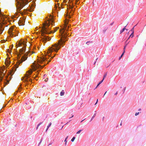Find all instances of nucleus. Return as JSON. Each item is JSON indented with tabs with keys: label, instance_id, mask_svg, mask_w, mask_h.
Instances as JSON below:
<instances>
[{
	"label": "nucleus",
	"instance_id": "obj_1",
	"mask_svg": "<svg viewBox=\"0 0 146 146\" xmlns=\"http://www.w3.org/2000/svg\"><path fill=\"white\" fill-rule=\"evenodd\" d=\"M74 10L73 7H71L68 10V13L66 16V18L64 21V25L62 27L61 26V29L59 30V36L60 39L58 40V42H56L52 45L47 52V55L46 56H42L38 60V62L36 63H33L31 66L32 69H30L27 71L25 76L21 78V80L25 82L27 85L30 84L32 82V79L30 78L33 73V71H35L38 69L32 77L36 80L37 77H38L40 69L43 68L44 66L50 62L55 56L56 54H52L53 52H57L60 48L61 46L63 47L66 41L68 40L67 37L68 36L67 32L68 29L70 26L68 23L71 21V20L68 19H70L72 15Z\"/></svg>",
	"mask_w": 146,
	"mask_h": 146
},
{
	"label": "nucleus",
	"instance_id": "obj_2",
	"mask_svg": "<svg viewBox=\"0 0 146 146\" xmlns=\"http://www.w3.org/2000/svg\"><path fill=\"white\" fill-rule=\"evenodd\" d=\"M20 44L21 46L23 45V46L20 49L19 52H18L16 49L15 50L16 52L17 56V60L16 62V64L15 65L14 67L12 68V69L11 71V76H10L9 77V76L7 77L6 76L4 77H3V76H2V74L0 75V84L2 85V83L1 84V83L2 82L4 86L9 83V81L12 78V75L14 73L15 71H16L17 68L19 67V66L22 64L23 61H24L27 59L29 54L31 52L30 51L27 52L24 55H23L21 58H20L21 55L23 54L25 51V47L27 44L26 42L25 41L21 42V43H20Z\"/></svg>",
	"mask_w": 146,
	"mask_h": 146
},
{
	"label": "nucleus",
	"instance_id": "obj_3",
	"mask_svg": "<svg viewBox=\"0 0 146 146\" xmlns=\"http://www.w3.org/2000/svg\"><path fill=\"white\" fill-rule=\"evenodd\" d=\"M50 15V18H48L47 17V19L43 23V26L40 30H39L38 32H36L37 35L40 34L42 36L41 37V41L43 43V45L44 44L47 40H49L50 39V38L48 36H45L44 35L54 33L59 28V27H57L54 29V31L50 30L51 28L53 25V24L54 23V22L53 17H52L51 15Z\"/></svg>",
	"mask_w": 146,
	"mask_h": 146
},
{
	"label": "nucleus",
	"instance_id": "obj_4",
	"mask_svg": "<svg viewBox=\"0 0 146 146\" xmlns=\"http://www.w3.org/2000/svg\"><path fill=\"white\" fill-rule=\"evenodd\" d=\"M17 5L16 8L17 12L15 13V17L17 18L19 13H20L22 15L26 14L27 13V9L23 10V11H21L22 8L26 5L29 2L28 0H16Z\"/></svg>",
	"mask_w": 146,
	"mask_h": 146
},
{
	"label": "nucleus",
	"instance_id": "obj_5",
	"mask_svg": "<svg viewBox=\"0 0 146 146\" xmlns=\"http://www.w3.org/2000/svg\"><path fill=\"white\" fill-rule=\"evenodd\" d=\"M9 34L10 36L11 37H13L18 35V32L16 30L15 27L11 26L9 29Z\"/></svg>",
	"mask_w": 146,
	"mask_h": 146
},
{
	"label": "nucleus",
	"instance_id": "obj_6",
	"mask_svg": "<svg viewBox=\"0 0 146 146\" xmlns=\"http://www.w3.org/2000/svg\"><path fill=\"white\" fill-rule=\"evenodd\" d=\"M5 18H6V16L0 11V34H1L3 31L1 23H4L3 22Z\"/></svg>",
	"mask_w": 146,
	"mask_h": 146
},
{
	"label": "nucleus",
	"instance_id": "obj_7",
	"mask_svg": "<svg viewBox=\"0 0 146 146\" xmlns=\"http://www.w3.org/2000/svg\"><path fill=\"white\" fill-rule=\"evenodd\" d=\"M25 22V19H22L19 21L18 24L20 26L23 25H24Z\"/></svg>",
	"mask_w": 146,
	"mask_h": 146
},
{
	"label": "nucleus",
	"instance_id": "obj_8",
	"mask_svg": "<svg viewBox=\"0 0 146 146\" xmlns=\"http://www.w3.org/2000/svg\"><path fill=\"white\" fill-rule=\"evenodd\" d=\"M5 63L7 66V68L10 64L11 61L9 60L6 59L5 62Z\"/></svg>",
	"mask_w": 146,
	"mask_h": 146
},
{
	"label": "nucleus",
	"instance_id": "obj_9",
	"mask_svg": "<svg viewBox=\"0 0 146 146\" xmlns=\"http://www.w3.org/2000/svg\"><path fill=\"white\" fill-rule=\"evenodd\" d=\"M31 5H32V6H31V9L32 10H31L30 11H33V9L34 8H35V6H36L35 3V2H33V1L32 2V3Z\"/></svg>",
	"mask_w": 146,
	"mask_h": 146
},
{
	"label": "nucleus",
	"instance_id": "obj_10",
	"mask_svg": "<svg viewBox=\"0 0 146 146\" xmlns=\"http://www.w3.org/2000/svg\"><path fill=\"white\" fill-rule=\"evenodd\" d=\"M95 113H94L93 116L92 117L90 122L91 121L93 120V118L95 117L96 116V111H95Z\"/></svg>",
	"mask_w": 146,
	"mask_h": 146
},
{
	"label": "nucleus",
	"instance_id": "obj_11",
	"mask_svg": "<svg viewBox=\"0 0 146 146\" xmlns=\"http://www.w3.org/2000/svg\"><path fill=\"white\" fill-rule=\"evenodd\" d=\"M22 84H21L20 85V86L18 88L17 92H20L21 90L22 89Z\"/></svg>",
	"mask_w": 146,
	"mask_h": 146
},
{
	"label": "nucleus",
	"instance_id": "obj_12",
	"mask_svg": "<svg viewBox=\"0 0 146 146\" xmlns=\"http://www.w3.org/2000/svg\"><path fill=\"white\" fill-rule=\"evenodd\" d=\"M127 25V24L125 26L123 29H122L120 31V33H122L125 31V29H126L127 30V29H126V28H125V27H126V26Z\"/></svg>",
	"mask_w": 146,
	"mask_h": 146
},
{
	"label": "nucleus",
	"instance_id": "obj_13",
	"mask_svg": "<svg viewBox=\"0 0 146 146\" xmlns=\"http://www.w3.org/2000/svg\"><path fill=\"white\" fill-rule=\"evenodd\" d=\"M64 94V91H63V90L60 93V96H63Z\"/></svg>",
	"mask_w": 146,
	"mask_h": 146
},
{
	"label": "nucleus",
	"instance_id": "obj_14",
	"mask_svg": "<svg viewBox=\"0 0 146 146\" xmlns=\"http://www.w3.org/2000/svg\"><path fill=\"white\" fill-rule=\"evenodd\" d=\"M124 51H123V52L122 54L121 55V56L119 57V60H120L121 59V58L123 56L124 54Z\"/></svg>",
	"mask_w": 146,
	"mask_h": 146
},
{
	"label": "nucleus",
	"instance_id": "obj_15",
	"mask_svg": "<svg viewBox=\"0 0 146 146\" xmlns=\"http://www.w3.org/2000/svg\"><path fill=\"white\" fill-rule=\"evenodd\" d=\"M107 73H105L104 74L103 76V80H104V78H105L106 77V76H107Z\"/></svg>",
	"mask_w": 146,
	"mask_h": 146
},
{
	"label": "nucleus",
	"instance_id": "obj_16",
	"mask_svg": "<svg viewBox=\"0 0 146 146\" xmlns=\"http://www.w3.org/2000/svg\"><path fill=\"white\" fill-rule=\"evenodd\" d=\"M133 32H132V33H131V35H130V36L128 38V39H129V38L130 37H131V38H132L133 36Z\"/></svg>",
	"mask_w": 146,
	"mask_h": 146
},
{
	"label": "nucleus",
	"instance_id": "obj_17",
	"mask_svg": "<svg viewBox=\"0 0 146 146\" xmlns=\"http://www.w3.org/2000/svg\"><path fill=\"white\" fill-rule=\"evenodd\" d=\"M136 25H135V26H134L133 28L131 29L130 31V32L131 31V32H133V33H134V27H135V26Z\"/></svg>",
	"mask_w": 146,
	"mask_h": 146
},
{
	"label": "nucleus",
	"instance_id": "obj_18",
	"mask_svg": "<svg viewBox=\"0 0 146 146\" xmlns=\"http://www.w3.org/2000/svg\"><path fill=\"white\" fill-rule=\"evenodd\" d=\"M75 139V137H73V138L71 139V141L72 142H73L74 141Z\"/></svg>",
	"mask_w": 146,
	"mask_h": 146
},
{
	"label": "nucleus",
	"instance_id": "obj_19",
	"mask_svg": "<svg viewBox=\"0 0 146 146\" xmlns=\"http://www.w3.org/2000/svg\"><path fill=\"white\" fill-rule=\"evenodd\" d=\"M82 130H79L77 132H76V134H79V133H80L81 132Z\"/></svg>",
	"mask_w": 146,
	"mask_h": 146
},
{
	"label": "nucleus",
	"instance_id": "obj_20",
	"mask_svg": "<svg viewBox=\"0 0 146 146\" xmlns=\"http://www.w3.org/2000/svg\"><path fill=\"white\" fill-rule=\"evenodd\" d=\"M52 124V123L51 122L47 126V127L48 128H49V127Z\"/></svg>",
	"mask_w": 146,
	"mask_h": 146
},
{
	"label": "nucleus",
	"instance_id": "obj_21",
	"mask_svg": "<svg viewBox=\"0 0 146 146\" xmlns=\"http://www.w3.org/2000/svg\"><path fill=\"white\" fill-rule=\"evenodd\" d=\"M104 80H103V79L100 82H99V84H101L103 81Z\"/></svg>",
	"mask_w": 146,
	"mask_h": 146
},
{
	"label": "nucleus",
	"instance_id": "obj_22",
	"mask_svg": "<svg viewBox=\"0 0 146 146\" xmlns=\"http://www.w3.org/2000/svg\"><path fill=\"white\" fill-rule=\"evenodd\" d=\"M139 114V112H136L135 114V116H137V115H138Z\"/></svg>",
	"mask_w": 146,
	"mask_h": 146
},
{
	"label": "nucleus",
	"instance_id": "obj_23",
	"mask_svg": "<svg viewBox=\"0 0 146 146\" xmlns=\"http://www.w3.org/2000/svg\"><path fill=\"white\" fill-rule=\"evenodd\" d=\"M127 44L124 47V48H123V50H124V51H124V52H125V47H126V46L127 45Z\"/></svg>",
	"mask_w": 146,
	"mask_h": 146
},
{
	"label": "nucleus",
	"instance_id": "obj_24",
	"mask_svg": "<svg viewBox=\"0 0 146 146\" xmlns=\"http://www.w3.org/2000/svg\"><path fill=\"white\" fill-rule=\"evenodd\" d=\"M100 84L98 83L94 89H96Z\"/></svg>",
	"mask_w": 146,
	"mask_h": 146
},
{
	"label": "nucleus",
	"instance_id": "obj_25",
	"mask_svg": "<svg viewBox=\"0 0 146 146\" xmlns=\"http://www.w3.org/2000/svg\"><path fill=\"white\" fill-rule=\"evenodd\" d=\"M91 42L90 41H88L86 43V44L88 45V43H89V42Z\"/></svg>",
	"mask_w": 146,
	"mask_h": 146
},
{
	"label": "nucleus",
	"instance_id": "obj_26",
	"mask_svg": "<svg viewBox=\"0 0 146 146\" xmlns=\"http://www.w3.org/2000/svg\"><path fill=\"white\" fill-rule=\"evenodd\" d=\"M98 58H96V61L94 63V64H95L96 63V61L97 60H98Z\"/></svg>",
	"mask_w": 146,
	"mask_h": 146
},
{
	"label": "nucleus",
	"instance_id": "obj_27",
	"mask_svg": "<svg viewBox=\"0 0 146 146\" xmlns=\"http://www.w3.org/2000/svg\"><path fill=\"white\" fill-rule=\"evenodd\" d=\"M42 139L40 141V142L39 143L38 145H39L41 143V142H42Z\"/></svg>",
	"mask_w": 146,
	"mask_h": 146
},
{
	"label": "nucleus",
	"instance_id": "obj_28",
	"mask_svg": "<svg viewBox=\"0 0 146 146\" xmlns=\"http://www.w3.org/2000/svg\"><path fill=\"white\" fill-rule=\"evenodd\" d=\"M35 29H36V30L37 31V30L38 29V27H36L35 28Z\"/></svg>",
	"mask_w": 146,
	"mask_h": 146
},
{
	"label": "nucleus",
	"instance_id": "obj_29",
	"mask_svg": "<svg viewBox=\"0 0 146 146\" xmlns=\"http://www.w3.org/2000/svg\"><path fill=\"white\" fill-rule=\"evenodd\" d=\"M117 94V92L115 93V95H116Z\"/></svg>",
	"mask_w": 146,
	"mask_h": 146
},
{
	"label": "nucleus",
	"instance_id": "obj_30",
	"mask_svg": "<svg viewBox=\"0 0 146 146\" xmlns=\"http://www.w3.org/2000/svg\"><path fill=\"white\" fill-rule=\"evenodd\" d=\"M34 52H33L31 53V54H30L29 55V56L31 55L32 54H33V53H34Z\"/></svg>",
	"mask_w": 146,
	"mask_h": 146
},
{
	"label": "nucleus",
	"instance_id": "obj_31",
	"mask_svg": "<svg viewBox=\"0 0 146 146\" xmlns=\"http://www.w3.org/2000/svg\"><path fill=\"white\" fill-rule=\"evenodd\" d=\"M52 143H50L49 144V145H48V146H50V145H51Z\"/></svg>",
	"mask_w": 146,
	"mask_h": 146
},
{
	"label": "nucleus",
	"instance_id": "obj_32",
	"mask_svg": "<svg viewBox=\"0 0 146 146\" xmlns=\"http://www.w3.org/2000/svg\"><path fill=\"white\" fill-rule=\"evenodd\" d=\"M48 128L47 127V128L46 130V131H47L48 130Z\"/></svg>",
	"mask_w": 146,
	"mask_h": 146
},
{
	"label": "nucleus",
	"instance_id": "obj_33",
	"mask_svg": "<svg viewBox=\"0 0 146 146\" xmlns=\"http://www.w3.org/2000/svg\"><path fill=\"white\" fill-rule=\"evenodd\" d=\"M59 0H55V1L57 2H58Z\"/></svg>",
	"mask_w": 146,
	"mask_h": 146
},
{
	"label": "nucleus",
	"instance_id": "obj_34",
	"mask_svg": "<svg viewBox=\"0 0 146 146\" xmlns=\"http://www.w3.org/2000/svg\"><path fill=\"white\" fill-rule=\"evenodd\" d=\"M73 116H74V115H72V116H71V117H70L69 118V119H70V118H71L72 117H73Z\"/></svg>",
	"mask_w": 146,
	"mask_h": 146
},
{
	"label": "nucleus",
	"instance_id": "obj_35",
	"mask_svg": "<svg viewBox=\"0 0 146 146\" xmlns=\"http://www.w3.org/2000/svg\"><path fill=\"white\" fill-rule=\"evenodd\" d=\"M64 141L65 142H67V141H66V139H65Z\"/></svg>",
	"mask_w": 146,
	"mask_h": 146
},
{
	"label": "nucleus",
	"instance_id": "obj_36",
	"mask_svg": "<svg viewBox=\"0 0 146 146\" xmlns=\"http://www.w3.org/2000/svg\"><path fill=\"white\" fill-rule=\"evenodd\" d=\"M141 110V109H139V110H138V111H140Z\"/></svg>",
	"mask_w": 146,
	"mask_h": 146
},
{
	"label": "nucleus",
	"instance_id": "obj_37",
	"mask_svg": "<svg viewBox=\"0 0 146 146\" xmlns=\"http://www.w3.org/2000/svg\"><path fill=\"white\" fill-rule=\"evenodd\" d=\"M40 125V124H38L37 126H38V127H39Z\"/></svg>",
	"mask_w": 146,
	"mask_h": 146
},
{
	"label": "nucleus",
	"instance_id": "obj_38",
	"mask_svg": "<svg viewBox=\"0 0 146 146\" xmlns=\"http://www.w3.org/2000/svg\"><path fill=\"white\" fill-rule=\"evenodd\" d=\"M57 5H58V6H59V5H60V4H59V3H58Z\"/></svg>",
	"mask_w": 146,
	"mask_h": 146
},
{
	"label": "nucleus",
	"instance_id": "obj_39",
	"mask_svg": "<svg viewBox=\"0 0 146 146\" xmlns=\"http://www.w3.org/2000/svg\"><path fill=\"white\" fill-rule=\"evenodd\" d=\"M42 122H40L39 124H40V125L41 124H42Z\"/></svg>",
	"mask_w": 146,
	"mask_h": 146
},
{
	"label": "nucleus",
	"instance_id": "obj_40",
	"mask_svg": "<svg viewBox=\"0 0 146 146\" xmlns=\"http://www.w3.org/2000/svg\"><path fill=\"white\" fill-rule=\"evenodd\" d=\"M107 92V91H106L104 95V96L105 95V94H106V93Z\"/></svg>",
	"mask_w": 146,
	"mask_h": 146
},
{
	"label": "nucleus",
	"instance_id": "obj_41",
	"mask_svg": "<svg viewBox=\"0 0 146 146\" xmlns=\"http://www.w3.org/2000/svg\"><path fill=\"white\" fill-rule=\"evenodd\" d=\"M38 126H37V127H36V129H37L38 128Z\"/></svg>",
	"mask_w": 146,
	"mask_h": 146
},
{
	"label": "nucleus",
	"instance_id": "obj_42",
	"mask_svg": "<svg viewBox=\"0 0 146 146\" xmlns=\"http://www.w3.org/2000/svg\"><path fill=\"white\" fill-rule=\"evenodd\" d=\"M84 119H84V120H82V121H81V122H82V121H83Z\"/></svg>",
	"mask_w": 146,
	"mask_h": 146
},
{
	"label": "nucleus",
	"instance_id": "obj_43",
	"mask_svg": "<svg viewBox=\"0 0 146 146\" xmlns=\"http://www.w3.org/2000/svg\"><path fill=\"white\" fill-rule=\"evenodd\" d=\"M98 100L97 99V100L96 102H97L98 103Z\"/></svg>",
	"mask_w": 146,
	"mask_h": 146
},
{
	"label": "nucleus",
	"instance_id": "obj_44",
	"mask_svg": "<svg viewBox=\"0 0 146 146\" xmlns=\"http://www.w3.org/2000/svg\"><path fill=\"white\" fill-rule=\"evenodd\" d=\"M97 103V102H96L95 105H96Z\"/></svg>",
	"mask_w": 146,
	"mask_h": 146
},
{
	"label": "nucleus",
	"instance_id": "obj_45",
	"mask_svg": "<svg viewBox=\"0 0 146 146\" xmlns=\"http://www.w3.org/2000/svg\"><path fill=\"white\" fill-rule=\"evenodd\" d=\"M68 136L66 138V139L68 138Z\"/></svg>",
	"mask_w": 146,
	"mask_h": 146
},
{
	"label": "nucleus",
	"instance_id": "obj_46",
	"mask_svg": "<svg viewBox=\"0 0 146 146\" xmlns=\"http://www.w3.org/2000/svg\"><path fill=\"white\" fill-rule=\"evenodd\" d=\"M65 144L66 145V142H65Z\"/></svg>",
	"mask_w": 146,
	"mask_h": 146
},
{
	"label": "nucleus",
	"instance_id": "obj_47",
	"mask_svg": "<svg viewBox=\"0 0 146 146\" xmlns=\"http://www.w3.org/2000/svg\"><path fill=\"white\" fill-rule=\"evenodd\" d=\"M46 80H47V79H45V81H46Z\"/></svg>",
	"mask_w": 146,
	"mask_h": 146
},
{
	"label": "nucleus",
	"instance_id": "obj_48",
	"mask_svg": "<svg viewBox=\"0 0 146 146\" xmlns=\"http://www.w3.org/2000/svg\"><path fill=\"white\" fill-rule=\"evenodd\" d=\"M46 80H47V79H45V81H46Z\"/></svg>",
	"mask_w": 146,
	"mask_h": 146
},
{
	"label": "nucleus",
	"instance_id": "obj_49",
	"mask_svg": "<svg viewBox=\"0 0 146 146\" xmlns=\"http://www.w3.org/2000/svg\"><path fill=\"white\" fill-rule=\"evenodd\" d=\"M104 117H103V119H104Z\"/></svg>",
	"mask_w": 146,
	"mask_h": 146
},
{
	"label": "nucleus",
	"instance_id": "obj_50",
	"mask_svg": "<svg viewBox=\"0 0 146 146\" xmlns=\"http://www.w3.org/2000/svg\"><path fill=\"white\" fill-rule=\"evenodd\" d=\"M55 6H56V7H57V6H56V5H55Z\"/></svg>",
	"mask_w": 146,
	"mask_h": 146
},
{
	"label": "nucleus",
	"instance_id": "obj_51",
	"mask_svg": "<svg viewBox=\"0 0 146 146\" xmlns=\"http://www.w3.org/2000/svg\"><path fill=\"white\" fill-rule=\"evenodd\" d=\"M67 122L65 124H66L67 123H68V122Z\"/></svg>",
	"mask_w": 146,
	"mask_h": 146
},
{
	"label": "nucleus",
	"instance_id": "obj_52",
	"mask_svg": "<svg viewBox=\"0 0 146 146\" xmlns=\"http://www.w3.org/2000/svg\"><path fill=\"white\" fill-rule=\"evenodd\" d=\"M120 125H121V123Z\"/></svg>",
	"mask_w": 146,
	"mask_h": 146
},
{
	"label": "nucleus",
	"instance_id": "obj_53",
	"mask_svg": "<svg viewBox=\"0 0 146 146\" xmlns=\"http://www.w3.org/2000/svg\"><path fill=\"white\" fill-rule=\"evenodd\" d=\"M125 90V88L124 90Z\"/></svg>",
	"mask_w": 146,
	"mask_h": 146
},
{
	"label": "nucleus",
	"instance_id": "obj_54",
	"mask_svg": "<svg viewBox=\"0 0 146 146\" xmlns=\"http://www.w3.org/2000/svg\"><path fill=\"white\" fill-rule=\"evenodd\" d=\"M125 90V88L124 90Z\"/></svg>",
	"mask_w": 146,
	"mask_h": 146
},
{
	"label": "nucleus",
	"instance_id": "obj_55",
	"mask_svg": "<svg viewBox=\"0 0 146 146\" xmlns=\"http://www.w3.org/2000/svg\"><path fill=\"white\" fill-rule=\"evenodd\" d=\"M63 126L62 127V129H62V128H63Z\"/></svg>",
	"mask_w": 146,
	"mask_h": 146
},
{
	"label": "nucleus",
	"instance_id": "obj_56",
	"mask_svg": "<svg viewBox=\"0 0 146 146\" xmlns=\"http://www.w3.org/2000/svg\"><path fill=\"white\" fill-rule=\"evenodd\" d=\"M113 24V23L111 24V25H112Z\"/></svg>",
	"mask_w": 146,
	"mask_h": 146
}]
</instances>
